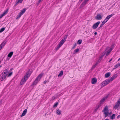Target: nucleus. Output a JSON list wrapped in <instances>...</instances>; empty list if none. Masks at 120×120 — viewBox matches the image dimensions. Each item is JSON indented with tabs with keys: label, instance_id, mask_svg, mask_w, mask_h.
Returning a JSON list of instances; mask_svg holds the SVG:
<instances>
[{
	"label": "nucleus",
	"instance_id": "nucleus-1",
	"mask_svg": "<svg viewBox=\"0 0 120 120\" xmlns=\"http://www.w3.org/2000/svg\"><path fill=\"white\" fill-rule=\"evenodd\" d=\"M104 112V114L105 115V117H106L107 116H110L112 114L111 112H109L108 107L107 106H106L104 108V109L102 111Z\"/></svg>",
	"mask_w": 120,
	"mask_h": 120
},
{
	"label": "nucleus",
	"instance_id": "nucleus-2",
	"mask_svg": "<svg viewBox=\"0 0 120 120\" xmlns=\"http://www.w3.org/2000/svg\"><path fill=\"white\" fill-rule=\"evenodd\" d=\"M8 73V71L7 70H4L3 71L1 74L2 76L0 78L1 81H3L5 79Z\"/></svg>",
	"mask_w": 120,
	"mask_h": 120
},
{
	"label": "nucleus",
	"instance_id": "nucleus-3",
	"mask_svg": "<svg viewBox=\"0 0 120 120\" xmlns=\"http://www.w3.org/2000/svg\"><path fill=\"white\" fill-rule=\"evenodd\" d=\"M43 74H39L36 78L35 80L32 84V85H36L38 82V81H40Z\"/></svg>",
	"mask_w": 120,
	"mask_h": 120
},
{
	"label": "nucleus",
	"instance_id": "nucleus-4",
	"mask_svg": "<svg viewBox=\"0 0 120 120\" xmlns=\"http://www.w3.org/2000/svg\"><path fill=\"white\" fill-rule=\"evenodd\" d=\"M111 81L110 79H107L103 81V82L101 84V87H103L108 84Z\"/></svg>",
	"mask_w": 120,
	"mask_h": 120
},
{
	"label": "nucleus",
	"instance_id": "nucleus-5",
	"mask_svg": "<svg viewBox=\"0 0 120 120\" xmlns=\"http://www.w3.org/2000/svg\"><path fill=\"white\" fill-rule=\"evenodd\" d=\"M111 81L110 79H107L103 81V82L101 84V87H103L108 84Z\"/></svg>",
	"mask_w": 120,
	"mask_h": 120
},
{
	"label": "nucleus",
	"instance_id": "nucleus-6",
	"mask_svg": "<svg viewBox=\"0 0 120 120\" xmlns=\"http://www.w3.org/2000/svg\"><path fill=\"white\" fill-rule=\"evenodd\" d=\"M25 11L26 9L25 8L23 9L20 12L19 15H18L17 17L16 18V19H19L22 15L25 12Z\"/></svg>",
	"mask_w": 120,
	"mask_h": 120
},
{
	"label": "nucleus",
	"instance_id": "nucleus-7",
	"mask_svg": "<svg viewBox=\"0 0 120 120\" xmlns=\"http://www.w3.org/2000/svg\"><path fill=\"white\" fill-rule=\"evenodd\" d=\"M109 95H108L106 97L103 98L100 101V105L102 104H103V102L107 99L109 96Z\"/></svg>",
	"mask_w": 120,
	"mask_h": 120
},
{
	"label": "nucleus",
	"instance_id": "nucleus-8",
	"mask_svg": "<svg viewBox=\"0 0 120 120\" xmlns=\"http://www.w3.org/2000/svg\"><path fill=\"white\" fill-rule=\"evenodd\" d=\"M103 15H102L101 14H99L95 17V19L97 20H100L102 19Z\"/></svg>",
	"mask_w": 120,
	"mask_h": 120
},
{
	"label": "nucleus",
	"instance_id": "nucleus-9",
	"mask_svg": "<svg viewBox=\"0 0 120 120\" xmlns=\"http://www.w3.org/2000/svg\"><path fill=\"white\" fill-rule=\"evenodd\" d=\"M31 73V72L30 70H29L26 73V75L24 76V77L28 79V78L30 76V75Z\"/></svg>",
	"mask_w": 120,
	"mask_h": 120
},
{
	"label": "nucleus",
	"instance_id": "nucleus-10",
	"mask_svg": "<svg viewBox=\"0 0 120 120\" xmlns=\"http://www.w3.org/2000/svg\"><path fill=\"white\" fill-rule=\"evenodd\" d=\"M100 23V21H98L96 23L94 24L92 26V28L94 29H96L98 26L99 25Z\"/></svg>",
	"mask_w": 120,
	"mask_h": 120
},
{
	"label": "nucleus",
	"instance_id": "nucleus-11",
	"mask_svg": "<svg viewBox=\"0 0 120 120\" xmlns=\"http://www.w3.org/2000/svg\"><path fill=\"white\" fill-rule=\"evenodd\" d=\"M89 0H85L81 4L80 6V8H82L87 3V2Z\"/></svg>",
	"mask_w": 120,
	"mask_h": 120
},
{
	"label": "nucleus",
	"instance_id": "nucleus-12",
	"mask_svg": "<svg viewBox=\"0 0 120 120\" xmlns=\"http://www.w3.org/2000/svg\"><path fill=\"white\" fill-rule=\"evenodd\" d=\"M27 79L26 78H25L24 77V78H22L20 82V84L21 85H22L25 82H26V80H27Z\"/></svg>",
	"mask_w": 120,
	"mask_h": 120
},
{
	"label": "nucleus",
	"instance_id": "nucleus-13",
	"mask_svg": "<svg viewBox=\"0 0 120 120\" xmlns=\"http://www.w3.org/2000/svg\"><path fill=\"white\" fill-rule=\"evenodd\" d=\"M97 79L95 78H93L92 79V83L93 84H95L97 82Z\"/></svg>",
	"mask_w": 120,
	"mask_h": 120
},
{
	"label": "nucleus",
	"instance_id": "nucleus-14",
	"mask_svg": "<svg viewBox=\"0 0 120 120\" xmlns=\"http://www.w3.org/2000/svg\"><path fill=\"white\" fill-rule=\"evenodd\" d=\"M117 76V74H115L110 79L111 81H112L113 79L116 78Z\"/></svg>",
	"mask_w": 120,
	"mask_h": 120
},
{
	"label": "nucleus",
	"instance_id": "nucleus-15",
	"mask_svg": "<svg viewBox=\"0 0 120 120\" xmlns=\"http://www.w3.org/2000/svg\"><path fill=\"white\" fill-rule=\"evenodd\" d=\"M107 22L106 21L104 20L102 22L100 26L99 27L98 29H99L100 28H101L103 26L104 24L105 23Z\"/></svg>",
	"mask_w": 120,
	"mask_h": 120
},
{
	"label": "nucleus",
	"instance_id": "nucleus-16",
	"mask_svg": "<svg viewBox=\"0 0 120 120\" xmlns=\"http://www.w3.org/2000/svg\"><path fill=\"white\" fill-rule=\"evenodd\" d=\"M27 111V109H26L25 110H24V111H23L22 115H21V116L22 117L25 115V114H26Z\"/></svg>",
	"mask_w": 120,
	"mask_h": 120
},
{
	"label": "nucleus",
	"instance_id": "nucleus-17",
	"mask_svg": "<svg viewBox=\"0 0 120 120\" xmlns=\"http://www.w3.org/2000/svg\"><path fill=\"white\" fill-rule=\"evenodd\" d=\"M7 42V41L6 40H5L0 45L2 47H4Z\"/></svg>",
	"mask_w": 120,
	"mask_h": 120
},
{
	"label": "nucleus",
	"instance_id": "nucleus-18",
	"mask_svg": "<svg viewBox=\"0 0 120 120\" xmlns=\"http://www.w3.org/2000/svg\"><path fill=\"white\" fill-rule=\"evenodd\" d=\"M65 41L63 39L58 44L60 45L61 46L64 43Z\"/></svg>",
	"mask_w": 120,
	"mask_h": 120
},
{
	"label": "nucleus",
	"instance_id": "nucleus-19",
	"mask_svg": "<svg viewBox=\"0 0 120 120\" xmlns=\"http://www.w3.org/2000/svg\"><path fill=\"white\" fill-rule=\"evenodd\" d=\"M13 52H10L9 53V54H8V56L10 58L12 55Z\"/></svg>",
	"mask_w": 120,
	"mask_h": 120
},
{
	"label": "nucleus",
	"instance_id": "nucleus-20",
	"mask_svg": "<svg viewBox=\"0 0 120 120\" xmlns=\"http://www.w3.org/2000/svg\"><path fill=\"white\" fill-rule=\"evenodd\" d=\"M110 75V72L107 73H106L105 75V77L107 78L109 77Z\"/></svg>",
	"mask_w": 120,
	"mask_h": 120
},
{
	"label": "nucleus",
	"instance_id": "nucleus-21",
	"mask_svg": "<svg viewBox=\"0 0 120 120\" xmlns=\"http://www.w3.org/2000/svg\"><path fill=\"white\" fill-rule=\"evenodd\" d=\"M8 9H7L6 10H5L4 12L2 14L4 16L8 12Z\"/></svg>",
	"mask_w": 120,
	"mask_h": 120
},
{
	"label": "nucleus",
	"instance_id": "nucleus-22",
	"mask_svg": "<svg viewBox=\"0 0 120 120\" xmlns=\"http://www.w3.org/2000/svg\"><path fill=\"white\" fill-rule=\"evenodd\" d=\"M63 71H61L58 75V76H61L63 75Z\"/></svg>",
	"mask_w": 120,
	"mask_h": 120
},
{
	"label": "nucleus",
	"instance_id": "nucleus-23",
	"mask_svg": "<svg viewBox=\"0 0 120 120\" xmlns=\"http://www.w3.org/2000/svg\"><path fill=\"white\" fill-rule=\"evenodd\" d=\"M111 48L108 51H109V52H110L112 51L113 48L114 47V45H112L111 46Z\"/></svg>",
	"mask_w": 120,
	"mask_h": 120
},
{
	"label": "nucleus",
	"instance_id": "nucleus-24",
	"mask_svg": "<svg viewBox=\"0 0 120 120\" xmlns=\"http://www.w3.org/2000/svg\"><path fill=\"white\" fill-rule=\"evenodd\" d=\"M56 113L58 115H60L61 113V111L59 109H58L57 110Z\"/></svg>",
	"mask_w": 120,
	"mask_h": 120
},
{
	"label": "nucleus",
	"instance_id": "nucleus-25",
	"mask_svg": "<svg viewBox=\"0 0 120 120\" xmlns=\"http://www.w3.org/2000/svg\"><path fill=\"white\" fill-rule=\"evenodd\" d=\"M115 114H113L110 117V118L112 120H113L115 118Z\"/></svg>",
	"mask_w": 120,
	"mask_h": 120
},
{
	"label": "nucleus",
	"instance_id": "nucleus-26",
	"mask_svg": "<svg viewBox=\"0 0 120 120\" xmlns=\"http://www.w3.org/2000/svg\"><path fill=\"white\" fill-rule=\"evenodd\" d=\"M120 104V99L117 101L116 102V105L118 106L119 107Z\"/></svg>",
	"mask_w": 120,
	"mask_h": 120
},
{
	"label": "nucleus",
	"instance_id": "nucleus-27",
	"mask_svg": "<svg viewBox=\"0 0 120 120\" xmlns=\"http://www.w3.org/2000/svg\"><path fill=\"white\" fill-rule=\"evenodd\" d=\"M120 104V99L117 101L116 102V105L118 106L119 107Z\"/></svg>",
	"mask_w": 120,
	"mask_h": 120
},
{
	"label": "nucleus",
	"instance_id": "nucleus-28",
	"mask_svg": "<svg viewBox=\"0 0 120 120\" xmlns=\"http://www.w3.org/2000/svg\"><path fill=\"white\" fill-rule=\"evenodd\" d=\"M58 104V102H56V103H55L53 106V107H56L57 106V105Z\"/></svg>",
	"mask_w": 120,
	"mask_h": 120
},
{
	"label": "nucleus",
	"instance_id": "nucleus-29",
	"mask_svg": "<svg viewBox=\"0 0 120 120\" xmlns=\"http://www.w3.org/2000/svg\"><path fill=\"white\" fill-rule=\"evenodd\" d=\"M22 1H23V0H18V1L17 2V3L15 5H17V4L18 3H21L22 2Z\"/></svg>",
	"mask_w": 120,
	"mask_h": 120
},
{
	"label": "nucleus",
	"instance_id": "nucleus-30",
	"mask_svg": "<svg viewBox=\"0 0 120 120\" xmlns=\"http://www.w3.org/2000/svg\"><path fill=\"white\" fill-rule=\"evenodd\" d=\"M82 42V40H79L77 42V43L78 44L80 45L81 43Z\"/></svg>",
	"mask_w": 120,
	"mask_h": 120
},
{
	"label": "nucleus",
	"instance_id": "nucleus-31",
	"mask_svg": "<svg viewBox=\"0 0 120 120\" xmlns=\"http://www.w3.org/2000/svg\"><path fill=\"white\" fill-rule=\"evenodd\" d=\"M79 49H77L74 50V53L75 54V53L78 52L79 51Z\"/></svg>",
	"mask_w": 120,
	"mask_h": 120
},
{
	"label": "nucleus",
	"instance_id": "nucleus-32",
	"mask_svg": "<svg viewBox=\"0 0 120 120\" xmlns=\"http://www.w3.org/2000/svg\"><path fill=\"white\" fill-rule=\"evenodd\" d=\"M5 29V28H2L0 30V33H1L3 32Z\"/></svg>",
	"mask_w": 120,
	"mask_h": 120
},
{
	"label": "nucleus",
	"instance_id": "nucleus-33",
	"mask_svg": "<svg viewBox=\"0 0 120 120\" xmlns=\"http://www.w3.org/2000/svg\"><path fill=\"white\" fill-rule=\"evenodd\" d=\"M61 46L60 45L58 44V45L57 46V47L56 48V50H57L60 47H61Z\"/></svg>",
	"mask_w": 120,
	"mask_h": 120
},
{
	"label": "nucleus",
	"instance_id": "nucleus-34",
	"mask_svg": "<svg viewBox=\"0 0 120 120\" xmlns=\"http://www.w3.org/2000/svg\"><path fill=\"white\" fill-rule=\"evenodd\" d=\"M68 36V35H66L64 37V39H63L65 41H66V39L67 38V37Z\"/></svg>",
	"mask_w": 120,
	"mask_h": 120
},
{
	"label": "nucleus",
	"instance_id": "nucleus-35",
	"mask_svg": "<svg viewBox=\"0 0 120 120\" xmlns=\"http://www.w3.org/2000/svg\"><path fill=\"white\" fill-rule=\"evenodd\" d=\"M118 106H117V105H115V106L114 107V108L116 109L118 108Z\"/></svg>",
	"mask_w": 120,
	"mask_h": 120
},
{
	"label": "nucleus",
	"instance_id": "nucleus-36",
	"mask_svg": "<svg viewBox=\"0 0 120 120\" xmlns=\"http://www.w3.org/2000/svg\"><path fill=\"white\" fill-rule=\"evenodd\" d=\"M113 16V15L112 14L110 15L107 17L109 19H110L111 17Z\"/></svg>",
	"mask_w": 120,
	"mask_h": 120
},
{
	"label": "nucleus",
	"instance_id": "nucleus-37",
	"mask_svg": "<svg viewBox=\"0 0 120 120\" xmlns=\"http://www.w3.org/2000/svg\"><path fill=\"white\" fill-rule=\"evenodd\" d=\"M96 66L95 65H93V66L92 67L91 69H94L96 67Z\"/></svg>",
	"mask_w": 120,
	"mask_h": 120
},
{
	"label": "nucleus",
	"instance_id": "nucleus-38",
	"mask_svg": "<svg viewBox=\"0 0 120 120\" xmlns=\"http://www.w3.org/2000/svg\"><path fill=\"white\" fill-rule=\"evenodd\" d=\"M101 106V105L99 104V105H98L96 107V108L97 109H98Z\"/></svg>",
	"mask_w": 120,
	"mask_h": 120
},
{
	"label": "nucleus",
	"instance_id": "nucleus-39",
	"mask_svg": "<svg viewBox=\"0 0 120 120\" xmlns=\"http://www.w3.org/2000/svg\"><path fill=\"white\" fill-rule=\"evenodd\" d=\"M76 46V43H75L74 45V46H73V47H72V49H74V48H75V47Z\"/></svg>",
	"mask_w": 120,
	"mask_h": 120
},
{
	"label": "nucleus",
	"instance_id": "nucleus-40",
	"mask_svg": "<svg viewBox=\"0 0 120 120\" xmlns=\"http://www.w3.org/2000/svg\"><path fill=\"white\" fill-rule=\"evenodd\" d=\"M110 53V52H109V51H108L106 53V56H108L109 55V54Z\"/></svg>",
	"mask_w": 120,
	"mask_h": 120
},
{
	"label": "nucleus",
	"instance_id": "nucleus-41",
	"mask_svg": "<svg viewBox=\"0 0 120 120\" xmlns=\"http://www.w3.org/2000/svg\"><path fill=\"white\" fill-rule=\"evenodd\" d=\"M109 19V18L107 17L105 20L107 22Z\"/></svg>",
	"mask_w": 120,
	"mask_h": 120
},
{
	"label": "nucleus",
	"instance_id": "nucleus-42",
	"mask_svg": "<svg viewBox=\"0 0 120 120\" xmlns=\"http://www.w3.org/2000/svg\"><path fill=\"white\" fill-rule=\"evenodd\" d=\"M109 19V18L107 17L105 20L107 22Z\"/></svg>",
	"mask_w": 120,
	"mask_h": 120
},
{
	"label": "nucleus",
	"instance_id": "nucleus-43",
	"mask_svg": "<svg viewBox=\"0 0 120 120\" xmlns=\"http://www.w3.org/2000/svg\"><path fill=\"white\" fill-rule=\"evenodd\" d=\"M12 72H11L8 75V76L9 77L11 76L12 74Z\"/></svg>",
	"mask_w": 120,
	"mask_h": 120
},
{
	"label": "nucleus",
	"instance_id": "nucleus-44",
	"mask_svg": "<svg viewBox=\"0 0 120 120\" xmlns=\"http://www.w3.org/2000/svg\"><path fill=\"white\" fill-rule=\"evenodd\" d=\"M118 67L119 66H118V64H117L115 66H114L115 68L116 69V68H118Z\"/></svg>",
	"mask_w": 120,
	"mask_h": 120
},
{
	"label": "nucleus",
	"instance_id": "nucleus-45",
	"mask_svg": "<svg viewBox=\"0 0 120 120\" xmlns=\"http://www.w3.org/2000/svg\"><path fill=\"white\" fill-rule=\"evenodd\" d=\"M43 0H39L38 4H39L41 1H42Z\"/></svg>",
	"mask_w": 120,
	"mask_h": 120
},
{
	"label": "nucleus",
	"instance_id": "nucleus-46",
	"mask_svg": "<svg viewBox=\"0 0 120 120\" xmlns=\"http://www.w3.org/2000/svg\"><path fill=\"white\" fill-rule=\"evenodd\" d=\"M3 16H4L2 14H1V15L0 16V19Z\"/></svg>",
	"mask_w": 120,
	"mask_h": 120
},
{
	"label": "nucleus",
	"instance_id": "nucleus-47",
	"mask_svg": "<svg viewBox=\"0 0 120 120\" xmlns=\"http://www.w3.org/2000/svg\"><path fill=\"white\" fill-rule=\"evenodd\" d=\"M47 82V81L45 80L44 82V84H46Z\"/></svg>",
	"mask_w": 120,
	"mask_h": 120
},
{
	"label": "nucleus",
	"instance_id": "nucleus-48",
	"mask_svg": "<svg viewBox=\"0 0 120 120\" xmlns=\"http://www.w3.org/2000/svg\"><path fill=\"white\" fill-rule=\"evenodd\" d=\"M105 52H104L102 54V55L103 56H104V55H105Z\"/></svg>",
	"mask_w": 120,
	"mask_h": 120
},
{
	"label": "nucleus",
	"instance_id": "nucleus-49",
	"mask_svg": "<svg viewBox=\"0 0 120 120\" xmlns=\"http://www.w3.org/2000/svg\"><path fill=\"white\" fill-rule=\"evenodd\" d=\"M83 0H79V2L80 3H81Z\"/></svg>",
	"mask_w": 120,
	"mask_h": 120
},
{
	"label": "nucleus",
	"instance_id": "nucleus-50",
	"mask_svg": "<svg viewBox=\"0 0 120 120\" xmlns=\"http://www.w3.org/2000/svg\"><path fill=\"white\" fill-rule=\"evenodd\" d=\"M120 117V115H119L118 116H117V118L118 119Z\"/></svg>",
	"mask_w": 120,
	"mask_h": 120
},
{
	"label": "nucleus",
	"instance_id": "nucleus-51",
	"mask_svg": "<svg viewBox=\"0 0 120 120\" xmlns=\"http://www.w3.org/2000/svg\"><path fill=\"white\" fill-rule=\"evenodd\" d=\"M98 62L96 63L95 64V65L96 66L97 65V64H98Z\"/></svg>",
	"mask_w": 120,
	"mask_h": 120
},
{
	"label": "nucleus",
	"instance_id": "nucleus-52",
	"mask_svg": "<svg viewBox=\"0 0 120 120\" xmlns=\"http://www.w3.org/2000/svg\"><path fill=\"white\" fill-rule=\"evenodd\" d=\"M2 47L0 45V50L1 49H2Z\"/></svg>",
	"mask_w": 120,
	"mask_h": 120
},
{
	"label": "nucleus",
	"instance_id": "nucleus-53",
	"mask_svg": "<svg viewBox=\"0 0 120 120\" xmlns=\"http://www.w3.org/2000/svg\"><path fill=\"white\" fill-rule=\"evenodd\" d=\"M2 102V100H0V104Z\"/></svg>",
	"mask_w": 120,
	"mask_h": 120
},
{
	"label": "nucleus",
	"instance_id": "nucleus-54",
	"mask_svg": "<svg viewBox=\"0 0 120 120\" xmlns=\"http://www.w3.org/2000/svg\"><path fill=\"white\" fill-rule=\"evenodd\" d=\"M103 56L102 55H101V56L100 57V59L102 58Z\"/></svg>",
	"mask_w": 120,
	"mask_h": 120
},
{
	"label": "nucleus",
	"instance_id": "nucleus-55",
	"mask_svg": "<svg viewBox=\"0 0 120 120\" xmlns=\"http://www.w3.org/2000/svg\"><path fill=\"white\" fill-rule=\"evenodd\" d=\"M98 109H97L96 108L95 109V110L96 111Z\"/></svg>",
	"mask_w": 120,
	"mask_h": 120
},
{
	"label": "nucleus",
	"instance_id": "nucleus-56",
	"mask_svg": "<svg viewBox=\"0 0 120 120\" xmlns=\"http://www.w3.org/2000/svg\"><path fill=\"white\" fill-rule=\"evenodd\" d=\"M97 34V32H95L94 33V34L95 35H96Z\"/></svg>",
	"mask_w": 120,
	"mask_h": 120
},
{
	"label": "nucleus",
	"instance_id": "nucleus-57",
	"mask_svg": "<svg viewBox=\"0 0 120 120\" xmlns=\"http://www.w3.org/2000/svg\"><path fill=\"white\" fill-rule=\"evenodd\" d=\"M117 64L118 66H120V63H118Z\"/></svg>",
	"mask_w": 120,
	"mask_h": 120
},
{
	"label": "nucleus",
	"instance_id": "nucleus-58",
	"mask_svg": "<svg viewBox=\"0 0 120 120\" xmlns=\"http://www.w3.org/2000/svg\"><path fill=\"white\" fill-rule=\"evenodd\" d=\"M112 60V59H111L109 61V62H110Z\"/></svg>",
	"mask_w": 120,
	"mask_h": 120
},
{
	"label": "nucleus",
	"instance_id": "nucleus-59",
	"mask_svg": "<svg viewBox=\"0 0 120 120\" xmlns=\"http://www.w3.org/2000/svg\"><path fill=\"white\" fill-rule=\"evenodd\" d=\"M109 48V47H107L106 48V50H107V49H108Z\"/></svg>",
	"mask_w": 120,
	"mask_h": 120
},
{
	"label": "nucleus",
	"instance_id": "nucleus-60",
	"mask_svg": "<svg viewBox=\"0 0 120 120\" xmlns=\"http://www.w3.org/2000/svg\"><path fill=\"white\" fill-rule=\"evenodd\" d=\"M120 60V57L118 60V61H119Z\"/></svg>",
	"mask_w": 120,
	"mask_h": 120
},
{
	"label": "nucleus",
	"instance_id": "nucleus-61",
	"mask_svg": "<svg viewBox=\"0 0 120 120\" xmlns=\"http://www.w3.org/2000/svg\"><path fill=\"white\" fill-rule=\"evenodd\" d=\"M105 120H109L108 119H105Z\"/></svg>",
	"mask_w": 120,
	"mask_h": 120
},
{
	"label": "nucleus",
	"instance_id": "nucleus-62",
	"mask_svg": "<svg viewBox=\"0 0 120 120\" xmlns=\"http://www.w3.org/2000/svg\"><path fill=\"white\" fill-rule=\"evenodd\" d=\"M9 59H8V58H7V60H9Z\"/></svg>",
	"mask_w": 120,
	"mask_h": 120
}]
</instances>
